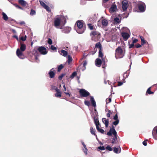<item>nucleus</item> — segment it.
<instances>
[{
    "label": "nucleus",
    "mask_w": 157,
    "mask_h": 157,
    "mask_svg": "<svg viewBox=\"0 0 157 157\" xmlns=\"http://www.w3.org/2000/svg\"><path fill=\"white\" fill-rule=\"evenodd\" d=\"M26 46L25 44L21 42L20 44V48H18L17 50L16 54L17 56L20 59H23L24 58V56L22 53L26 49Z\"/></svg>",
    "instance_id": "nucleus-1"
},
{
    "label": "nucleus",
    "mask_w": 157,
    "mask_h": 157,
    "mask_svg": "<svg viewBox=\"0 0 157 157\" xmlns=\"http://www.w3.org/2000/svg\"><path fill=\"white\" fill-rule=\"evenodd\" d=\"M112 134L114 136V137L112 139L111 143L115 144L117 142V132L113 125H112V128H110L109 131L107 132V135L108 136H111Z\"/></svg>",
    "instance_id": "nucleus-2"
},
{
    "label": "nucleus",
    "mask_w": 157,
    "mask_h": 157,
    "mask_svg": "<svg viewBox=\"0 0 157 157\" xmlns=\"http://www.w3.org/2000/svg\"><path fill=\"white\" fill-rule=\"evenodd\" d=\"M92 40L96 42L98 41L101 37V34L98 31L94 30L92 31L90 33Z\"/></svg>",
    "instance_id": "nucleus-3"
},
{
    "label": "nucleus",
    "mask_w": 157,
    "mask_h": 157,
    "mask_svg": "<svg viewBox=\"0 0 157 157\" xmlns=\"http://www.w3.org/2000/svg\"><path fill=\"white\" fill-rule=\"evenodd\" d=\"M77 26L78 29L77 32L79 34L83 33L85 30V27L84 26L83 22L82 21H78L77 22Z\"/></svg>",
    "instance_id": "nucleus-4"
},
{
    "label": "nucleus",
    "mask_w": 157,
    "mask_h": 157,
    "mask_svg": "<svg viewBox=\"0 0 157 157\" xmlns=\"http://www.w3.org/2000/svg\"><path fill=\"white\" fill-rule=\"evenodd\" d=\"M116 58H123L124 56V52L120 46L118 47L116 49Z\"/></svg>",
    "instance_id": "nucleus-5"
},
{
    "label": "nucleus",
    "mask_w": 157,
    "mask_h": 157,
    "mask_svg": "<svg viewBox=\"0 0 157 157\" xmlns=\"http://www.w3.org/2000/svg\"><path fill=\"white\" fill-rule=\"evenodd\" d=\"M95 46L96 48H99L98 56L100 57L102 59V61L104 62L103 54L102 52L103 49L100 42L97 43L95 45Z\"/></svg>",
    "instance_id": "nucleus-6"
},
{
    "label": "nucleus",
    "mask_w": 157,
    "mask_h": 157,
    "mask_svg": "<svg viewBox=\"0 0 157 157\" xmlns=\"http://www.w3.org/2000/svg\"><path fill=\"white\" fill-rule=\"evenodd\" d=\"M61 19L59 17L56 18L54 21V25L57 29H63L62 27L60 26Z\"/></svg>",
    "instance_id": "nucleus-7"
},
{
    "label": "nucleus",
    "mask_w": 157,
    "mask_h": 157,
    "mask_svg": "<svg viewBox=\"0 0 157 157\" xmlns=\"http://www.w3.org/2000/svg\"><path fill=\"white\" fill-rule=\"evenodd\" d=\"M94 120L97 130L99 132L101 133H104V130L100 128L99 127V123L98 119H97L95 117H94Z\"/></svg>",
    "instance_id": "nucleus-8"
},
{
    "label": "nucleus",
    "mask_w": 157,
    "mask_h": 157,
    "mask_svg": "<svg viewBox=\"0 0 157 157\" xmlns=\"http://www.w3.org/2000/svg\"><path fill=\"white\" fill-rule=\"evenodd\" d=\"M79 93L81 97H86L90 95V93L88 92L83 89H81L80 90Z\"/></svg>",
    "instance_id": "nucleus-9"
},
{
    "label": "nucleus",
    "mask_w": 157,
    "mask_h": 157,
    "mask_svg": "<svg viewBox=\"0 0 157 157\" xmlns=\"http://www.w3.org/2000/svg\"><path fill=\"white\" fill-rule=\"evenodd\" d=\"M37 51L42 55H45L48 53L46 48L44 46L39 47L37 49Z\"/></svg>",
    "instance_id": "nucleus-10"
},
{
    "label": "nucleus",
    "mask_w": 157,
    "mask_h": 157,
    "mask_svg": "<svg viewBox=\"0 0 157 157\" xmlns=\"http://www.w3.org/2000/svg\"><path fill=\"white\" fill-rule=\"evenodd\" d=\"M138 7L140 12H144L145 10V4L144 2H142L141 3L138 5Z\"/></svg>",
    "instance_id": "nucleus-11"
},
{
    "label": "nucleus",
    "mask_w": 157,
    "mask_h": 157,
    "mask_svg": "<svg viewBox=\"0 0 157 157\" xmlns=\"http://www.w3.org/2000/svg\"><path fill=\"white\" fill-rule=\"evenodd\" d=\"M39 2H40V5L45 9L48 12H51V9L48 6L46 5L44 2L41 0H40Z\"/></svg>",
    "instance_id": "nucleus-12"
},
{
    "label": "nucleus",
    "mask_w": 157,
    "mask_h": 157,
    "mask_svg": "<svg viewBox=\"0 0 157 157\" xmlns=\"http://www.w3.org/2000/svg\"><path fill=\"white\" fill-rule=\"evenodd\" d=\"M123 10L124 11H126L128 6V2L127 1H123L122 2Z\"/></svg>",
    "instance_id": "nucleus-13"
},
{
    "label": "nucleus",
    "mask_w": 157,
    "mask_h": 157,
    "mask_svg": "<svg viewBox=\"0 0 157 157\" xmlns=\"http://www.w3.org/2000/svg\"><path fill=\"white\" fill-rule=\"evenodd\" d=\"M71 30V28L68 27H66L63 28L62 32L64 33H67L70 32Z\"/></svg>",
    "instance_id": "nucleus-14"
},
{
    "label": "nucleus",
    "mask_w": 157,
    "mask_h": 157,
    "mask_svg": "<svg viewBox=\"0 0 157 157\" xmlns=\"http://www.w3.org/2000/svg\"><path fill=\"white\" fill-rule=\"evenodd\" d=\"M122 36L125 40H126L130 37L129 34L125 32H123L122 33Z\"/></svg>",
    "instance_id": "nucleus-15"
},
{
    "label": "nucleus",
    "mask_w": 157,
    "mask_h": 157,
    "mask_svg": "<svg viewBox=\"0 0 157 157\" xmlns=\"http://www.w3.org/2000/svg\"><path fill=\"white\" fill-rule=\"evenodd\" d=\"M95 63L96 66L100 67L101 64L102 60L99 58H97L95 61Z\"/></svg>",
    "instance_id": "nucleus-16"
},
{
    "label": "nucleus",
    "mask_w": 157,
    "mask_h": 157,
    "mask_svg": "<svg viewBox=\"0 0 157 157\" xmlns=\"http://www.w3.org/2000/svg\"><path fill=\"white\" fill-rule=\"evenodd\" d=\"M18 2L19 4L24 6H26L28 5L27 3L23 0H18Z\"/></svg>",
    "instance_id": "nucleus-17"
},
{
    "label": "nucleus",
    "mask_w": 157,
    "mask_h": 157,
    "mask_svg": "<svg viewBox=\"0 0 157 157\" xmlns=\"http://www.w3.org/2000/svg\"><path fill=\"white\" fill-rule=\"evenodd\" d=\"M117 9V6L115 5H112L109 9V11L111 13L115 12Z\"/></svg>",
    "instance_id": "nucleus-18"
},
{
    "label": "nucleus",
    "mask_w": 157,
    "mask_h": 157,
    "mask_svg": "<svg viewBox=\"0 0 157 157\" xmlns=\"http://www.w3.org/2000/svg\"><path fill=\"white\" fill-rule=\"evenodd\" d=\"M53 69V68L48 73L49 77L51 78H53L55 77V72L52 71Z\"/></svg>",
    "instance_id": "nucleus-19"
},
{
    "label": "nucleus",
    "mask_w": 157,
    "mask_h": 157,
    "mask_svg": "<svg viewBox=\"0 0 157 157\" xmlns=\"http://www.w3.org/2000/svg\"><path fill=\"white\" fill-rule=\"evenodd\" d=\"M102 121L103 123L105 124V127H108L109 125V119H106L105 118H103L102 119Z\"/></svg>",
    "instance_id": "nucleus-20"
},
{
    "label": "nucleus",
    "mask_w": 157,
    "mask_h": 157,
    "mask_svg": "<svg viewBox=\"0 0 157 157\" xmlns=\"http://www.w3.org/2000/svg\"><path fill=\"white\" fill-rule=\"evenodd\" d=\"M101 23L103 26L105 27L108 25V21L106 19H104L101 21Z\"/></svg>",
    "instance_id": "nucleus-21"
},
{
    "label": "nucleus",
    "mask_w": 157,
    "mask_h": 157,
    "mask_svg": "<svg viewBox=\"0 0 157 157\" xmlns=\"http://www.w3.org/2000/svg\"><path fill=\"white\" fill-rule=\"evenodd\" d=\"M56 93L55 94V96L56 97L60 98L61 97V93L59 89L56 91Z\"/></svg>",
    "instance_id": "nucleus-22"
},
{
    "label": "nucleus",
    "mask_w": 157,
    "mask_h": 157,
    "mask_svg": "<svg viewBox=\"0 0 157 157\" xmlns=\"http://www.w3.org/2000/svg\"><path fill=\"white\" fill-rule=\"evenodd\" d=\"M113 151L114 153L116 154L120 153L121 152V148L120 147H119V148L114 147L113 148Z\"/></svg>",
    "instance_id": "nucleus-23"
},
{
    "label": "nucleus",
    "mask_w": 157,
    "mask_h": 157,
    "mask_svg": "<svg viewBox=\"0 0 157 157\" xmlns=\"http://www.w3.org/2000/svg\"><path fill=\"white\" fill-rule=\"evenodd\" d=\"M90 100L92 106L94 107H95L96 106V103L93 97L91 96L90 97Z\"/></svg>",
    "instance_id": "nucleus-24"
},
{
    "label": "nucleus",
    "mask_w": 157,
    "mask_h": 157,
    "mask_svg": "<svg viewBox=\"0 0 157 157\" xmlns=\"http://www.w3.org/2000/svg\"><path fill=\"white\" fill-rule=\"evenodd\" d=\"M154 93V92H152L151 91V87H149L147 90V91L146 92V95H147V94H153Z\"/></svg>",
    "instance_id": "nucleus-25"
},
{
    "label": "nucleus",
    "mask_w": 157,
    "mask_h": 157,
    "mask_svg": "<svg viewBox=\"0 0 157 157\" xmlns=\"http://www.w3.org/2000/svg\"><path fill=\"white\" fill-rule=\"evenodd\" d=\"M90 132L91 134L94 135V136H97L95 133V129H93L92 127H91L90 128Z\"/></svg>",
    "instance_id": "nucleus-26"
},
{
    "label": "nucleus",
    "mask_w": 157,
    "mask_h": 157,
    "mask_svg": "<svg viewBox=\"0 0 157 157\" xmlns=\"http://www.w3.org/2000/svg\"><path fill=\"white\" fill-rule=\"evenodd\" d=\"M60 54L63 56H66L67 55L68 53L66 51H65L64 50H62L61 51Z\"/></svg>",
    "instance_id": "nucleus-27"
},
{
    "label": "nucleus",
    "mask_w": 157,
    "mask_h": 157,
    "mask_svg": "<svg viewBox=\"0 0 157 157\" xmlns=\"http://www.w3.org/2000/svg\"><path fill=\"white\" fill-rule=\"evenodd\" d=\"M140 37L141 40V44L143 45L144 44L146 43V41L145 40L142 36H140Z\"/></svg>",
    "instance_id": "nucleus-28"
},
{
    "label": "nucleus",
    "mask_w": 157,
    "mask_h": 157,
    "mask_svg": "<svg viewBox=\"0 0 157 157\" xmlns=\"http://www.w3.org/2000/svg\"><path fill=\"white\" fill-rule=\"evenodd\" d=\"M2 15L3 16V18L5 21H7L8 19V17L6 14L4 12H2Z\"/></svg>",
    "instance_id": "nucleus-29"
},
{
    "label": "nucleus",
    "mask_w": 157,
    "mask_h": 157,
    "mask_svg": "<svg viewBox=\"0 0 157 157\" xmlns=\"http://www.w3.org/2000/svg\"><path fill=\"white\" fill-rule=\"evenodd\" d=\"M88 28L90 30H92L94 28V26L93 25L91 24H87Z\"/></svg>",
    "instance_id": "nucleus-30"
},
{
    "label": "nucleus",
    "mask_w": 157,
    "mask_h": 157,
    "mask_svg": "<svg viewBox=\"0 0 157 157\" xmlns=\"http://www.w3.org/2000/svg\"><path fill=\"white\" fill-rule=\"evenodd\" d=\"M152 134L155 140H157V133L155 132L154 131H152Z\"/></svg>",
    "instance_id": "nucleus-31"
},
{
    "label": "nucleus",
    "mask_w": 157,
    "mask_h": 157,
    "mask_svg": "<svg viewBox=\"0 0 157 157\" xmlns=\"http://www.w3.org/2000/svg\"><path fill=\"white\" fill-rule=\"evenodd\" d=\"M64 67V66L62 64H60L59 66L58 67L57 71L58 72H59Z\"/></svg>",
    "instance_id": "nucleus-32"
},
{
    "label": "nucleus",
    "mask_w": 157,
    "mask_h": 157,
    "mask_svg": "<svg viewBox=\"0 0 157 157\" xmlns=\"http://www.w3.org/2000/svg\"><path fill=\"white\" fill-rule=\"evenodd\" d=\"M77 75V73L76 71L74 72L70 76V78H73L75 76Z\"/></svg>",
    "instance_id": "nucleus-33"
},
{
    "label": "nucleus",
    "mask_w": 157,
    "mask_h": 157,
    "mask_svg": "<svg viewBox=\"0 0 157 157\" xmlns=\"http://www.w3.org/2000/svg\"><path fill=\"white\" fill-rule=\"evenodd\" d=\"M72 60V59L70 55L68 56V63H70Z\"/></svg>",
    "instance_id": "nucleus-34"
},
{
    "label": "nucleus",
    "mask_w": 157,
    "mask_h": 157,
    "mask_svg": "<svg viewBox=\"0 0 157 157\" xmlns=\"http://www.w3.org/2000/svg\"><path fill=\"white\" fill-rule=\"evenodd\" d=\"M36 14V11L35 10L33 9H31L30 13V15H33Z\"/></svg>",
    "instance_id": "nucleus-35"
},
{
    "label": "nucleus",
    "mask_w": 157,
    "mask_h": 157,
    "mask_svg": "<svg viewBox=\"0 0 157 157\" xmlns=\"http://www.w3.org/2000/svg\"><path fill=\"white\" fill-rule=\"evenodd\" d=\"M105 149L110 151H112L113 150L112 147L109 146L106 147Z\"/></svg>",
    "instance_id": "nucleus-36"
},
{
    "label": "nucleus",
    "mask_w": 157,
    "mask_h": 157,
    "mask_svg": "<svg viewBox=\"0 0 157 157\" xmlns=\"http://www.w3.org/2000/svg\"><path fill=\"white\" fill-rule=\"evenodd\" d=\"M115 120V121H114L113 122V125H117L119 123V120Z\"/></svg>",
    "instance_id": "nucleus-37"
},
{
    "label": "nucleus",
    "mask_w": 157,
    "mask_h": 157,
    "mask_svg": "<svg viewBox=\"0 0 157 157\" xmlns=\"http://www.w3.org/2000/svg\"><path fill=\"white\" fill-rule=\"evenodd\" d=\"M108 113L107 114L106 116L107 117H110V114H112V113L111 112V110H110L108 109Z\"/></svg>",
    "instance_id": "nucleus-38"
},
{
    "label": "nucleus",
    "mask_w": 157,
    "mask_h": 157,
    "mask_svg": "<svg viewBox=\"0 0 157 157\" xmlns=\"http://www.w3.org/2000/svg\"><path fill=\"white\" fill-rule=\"evenodd\" d=\"M65 75V74H62L60 75L58 77V78L59 80H61L62 79V78Z\"/></svg>",
    "instance_id": "nucleus-39"
},
{
    "label": "nucleus",
    "mask_w": 157,
    "mask_h": 157,
    "mask_svg": "<svg viewBox=\"0 0 157 157\" xmlns=\"http://www.w3.org/2000/svg\"><path fill=\"white\" fill-rule=\"evenodd\" d=\"M84 104L85 105L88 106H89L90 105V101H84Z\"/></svg>",
    "instance_id": "nucleus-40"
},
{
    "label": "nucleus",
    "mask_w": 157,
    "mask_h": 157,
    "mask_svg": "<svg viewBox=\"0 0 157 157\" xmlns=\"http://www.w3.org/2000/svg\"><path fill=\"white\" fill-rule=\"evenodd\" d=\"M51 89L52 90H55L56 91L58 89L57 87L54 86H52Z\"/></svg>",
    "instance_id": "nucleus-41"
},
{
    "label": "nucleus",
    "mask_w": 157,
    "mask_h": 157,
    "mask_svg": "<svg viewBox=\"0 0 157 157\" xmlns=\"http://www.w3.org/2000/svg\"><path fill=\"white\" fill-rule=\"evenodd\" d=\"M48 43L49 44H52V39L50 38L48 39Z\"/></svg>",
    "instance_id": "nucleus-42"
},
{
    "label": "nucleus",
    "mask_w": 157,
    "mask_h": 157,
    "mask_svg": "<svg viewBox=\"0 0 157 157\" xmlns=\"http://www.w3.org/2000/svg\"><path fill=\"white\" fill-rule=\"evenodd\" d=\"M98 149L101 151L105 150V148L104 146L99 147H98Z\"/></svg>",
    "instance_id": "nucleus-43"
},
{
    "label": "nucleus",
    "mask_w": 157,
    "mask_h": 157,
    "mask_svg": "<svg viewBox=\"0 0 157 157\" xmlns=\"http://www.w3.org/2000/svg\"><path fill=\"white\" fill-rule=\"evenodd\" d=\"M26 36H25L24 37L23 36H22L21 38V40L22 41H24L26 40Z\"/></svg>",
    "instance_id": "nucleus-44"
},
{
    "label": "nucleus",
    "mask_w": 157,
    "mask_h": 157,
    "mask_svg": "<svg viewBox=\"0 0 157 157\" xmlns=\"http://www.w3.org/2000/svg\"><path fill=\"white\" fill-rule=\"evenodd\" d=\"M50 48L51 49L54 50L56 49V47H55L53 45H52L51 46Z\"/></svg>",
    "instance_id": "nucleus-45"
},
{
    "label": "nucleus",
    "mask_w": 157,
    "mask_h": 157,
    "mask_svg": "<svg viewBox=\"0 0 157 157\" xmlns=\"http://www.w3.org/2000/svg\"><path fill=\"white\" fill-rule=\"evenodd\" d=\"M87 64V62L86 61H84L83 62V67H84V68H86V66Z\"/></svg>",
    "instance_id": "nucleus-46"
},
{
    "label": "nucleus",
    "mask_w": 157,
    "mask_h": 157,
    "mask_svg": "<svg viewBox=\"0 0 157 157\" xmlns=\"http://www.w3.org/2000/svg\"><path fill=\"white\" fill-rule=\"evenodd\" d=\"M14 5L17 8L23 10V8L21 7L20 6H19L17 4H14Z\"/></svg>",
    "instance_id": "nucleus-47"
},
{
    "label": "nucleus",
    "mask_w": 157,
    "mask_h": 157,
    "mask_svg": "<svg viewBox=\"0 0 157 157\" xmlns=\"http://www.w3.org/2000/svg\"><path fill=\"white\" fill-rule=\"evenodd\" d=\"M114 21L117 23H119V19L118 17H116L114 19Z\"/></svg>",
    "instance_id": "nucleus-48"
},
{
    "label": "nucleus",
    "mask_w": 157,
    "mask_h": 157,
    "mask_svg": "<svg viewBox=\"0 0 157 157\" xmlns=\"http://www.w3.org/2000/svg\"><path fill=\"white\" fill-rule=\"evenodd\" d=\"M135 46V47L137 48H140L141 47V45L139 44H136Z\"/></svg>",
    "instance_id": "nucleus-49"
},
{
    "label": "nucleus",
    "mask_w": 157,
    "mask_h": 157,
    "mask_svg": "<svg viewBox=\"0 0 157 157\" xmlns=\"http://www.w3.org/2000/svg\"><path fill=\"white\" fill-rule=\"evenodd\" d=\"M103 62V64L102 65V67L103 68H105V67H106L105 64V59H104V62Z\"/></svg>",
    "instance_id": "nucleus-50"
},
{
    "label": "nucleus",
    "mask_w": 157,
    "mask_h": 157,
    "mask_svg": "<svg viewBox=\"0 0 157 157\" xmlns=\"http://www.w3.org/2000/svg\"><path fill=\"white\" fill-rule=\"evenodd\" d=\"M148 141L147 140H145L144 141H143V144L145 146H147V143L146 142L147 141Z\"/></svg>",
    "instance_id": "nucleus-51"
},
{
    "label": "nucleus",
    "mask_w": 157,
    "mask_h": 157,
    "mask_svg": "<svg viewBox=\"0 0 157 157\" xmlns=\"http://www.w3.org/2000/svg\"><path fill=\"white\" fill-rule=\"evenodd\" d=\"M113 119L115 120H118V118L117 114H115V116L113 117Z\"/></svg>",
    "instance_id": "nucleus-52"
},
{
    "label": "nucleus",
    "mask_w": 157,
    "mask_h": 157,
    "mask_svg": "<svg viewBox=\"0 0 157 157\" xmlns=\"http://www.w3.org/2000/svg\"><path fill=\"white\" fill-rule=\"evenodd\" d=\"M134 44H133V43L131 44H130L129 45V48H133L134 47Z\"/></svg>",
    "instance_id": "nucleus-53"
},
{
    "label": "nucleus",
    "mask_w": 157,
    "mask_h": 157,
    "mask_svg": "<svg viewBox=\"0 0 157 157\" xmlns=\"http://www.w3.org/2000/svg\"><path fill=\"white\" fill-rule=\"evenodd\" d=\"M138 40L136 39H135L133 40L132 43L133 44H134V43H137V42H138Z\"/></svg>",
    "instance_id": "nucleus-54"
},
{
    "label": "nucleus",
    "mask_w": 157,
    "mask_h": 157,
    "mask_svg": "<svg viewBox=\"0 0 157 157\" xmlns=\"http://www.w3.org/2000/svg\"><path fill=\"white\" fill-rule=\"evenodd\" d=\"M123 84V82H118V86H121Z\"/></svg>",
    "instance_id": "nucleus-55"
},
{
    "label": "nucleus",
    "mask_w": 157,
    "mask_h": 157,
    "mask_svg": "<svg viewBox=\"0 0 157 157\" xmlns=\"http://www.w3.org/2000/svg\"><path fill=\"white\" fill-rule=\"evenodd\" d=\"M10 30L14 34H16L17 33L16 30L14 29H10Z\"/></svg>",
    "instance_id": "nucleus-56"
},
{
    "label": "nucleus",
    "mask_w": 157,
    "mask_h": 157,
    "mask_svg": "<svg viewBox=\"0 0 157 157\" xmlns=\"http://www.w3.org/2000/svg\"><path fill=\"white\" fill-rule=\"evenodd\" d=\"M82 145L84 147L85 149H86V150H87V148L86 147V145L83 142H82Z\"/></svg>",
    "instance_id": "nucleus-57"
},
{
    "label": "nucleus",
    "mask_w": 157,
    "mask_h": 157,
    "mask_svg": "<svg viewBox=\"0 0 157 157\" xmlns=\"http://www.w3.org/2000/svg\"><path fill=\"white\" fill-rule=\"evenodd\" d=\"M19 24L21 25H25V23L24 21H21L19 23Z\"/></svg>",
    "instance_id": "nucleus-58"
},
{
    "label": "nucleus",
    "mask_w": 157,
    "mask_h": 157,
    "mask_svg": "<svg viewBox=\"0 0 157 157\" xmlns=\"http://www.w3.org/2000/svg\"><path fill=\"white\" fill-rule=\"evenodd\" d=\"M87 150H88L87 149L86 150V149L83 150V151L86 155H87Z\"/></svg>",
    "instance_id": "nucleus-59"
},
{
    "label": "nucleus",
    "mask_w": 157,
    "mask_h": 157,
    "mask_svg": "<svg viewBox=\"0 0 157 157\" xmlns=\"http://www.w3.org/2000/svg\"><path fill=\"white\" fill-rule=\"evenodd\" d=\"M64 93L66 94V95H68L69 97H70V96H71V94L70 93H67V92H64Z\"/></svg>",
    "instance_id": "nucleus-60"
},
{
    "label": "nucleus",
    "mask_w": 157,
    "mask_h": 157,
    "mask_svg": "<svg viewBox=\"0 0 157 157\" xmlns=\"http://www.w3.org/2000/svg\"><path fill=\"white\" fill-rule=\"evenodd\" d=\"M90 54L93 55L95 53V52L94 51H91V52H90Z\"/></svg>",
    "instance_id": "nucleus-61"
},
{
    "label": "nucleus",
    "mask_w": 157,
    "mask_h": 157,
    "mask_svg": "<svg viewBox=\"0 0 157 157\" xmlns=\"http://www.w3.org/2000/svg\"><path fill=\"white\" fill-rule=\"evenodd\" d=\"M108 101H109V103L111 101V97H110L108 98Z\"/></svg>",
    "instance_id": "nucleus-62"
},
{
    "label": "nucleus",
    "mask_w": 157,
    "mask_h": 157,
    "mask_svg": "<svg viewBox=\"0 0 157 157\" xmlns=\"http://www.w3.org/2000/svg\"><path fill=\"white\" fill-rule=\"evenodd\" d=\"M13 37L14 38H16L17 40H18V38L17 36L16 35H14L13 36Z\"/></svg>",
    "instance_id": "nucleus-63"
},
{
    "label": "nucleus",
    "mask_w": 157,
    "mask_h": 157,
    "mask_svg": "<svg viewBox=\"0 0 157 157\" xmlns=\"http://www.w3.org/2000/svg\"><path fill=\"white\" fill-rule=\"evenodd\" d=\"M63 87L64 88V91H66V86H65L64 84V85H63Z\"/></svg>",
    "instance_id": "nucleus-64"
}]
</instances>
